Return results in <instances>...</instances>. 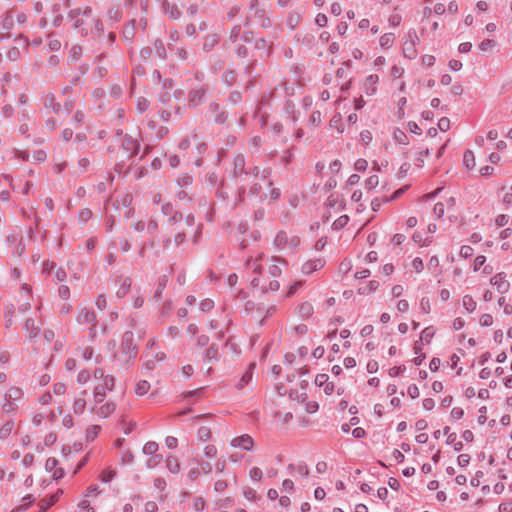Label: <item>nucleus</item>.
Segmentation results:
<instances>
[{"label": "nucleus", "mask_w": 512, "mask_h": 512, "mask_svg": "<svg viewBox=\"0 0 512 512\" xmlns=\"http://www.w3.org/2000/svg\"><path fill=\"white\" fill-rule=\"evenodd\" d=\"M440 366H441L440 358L434 357L431 359V361L429 363V369L432 372H437L439 370Z\"/></svg>", "instance_id": "obj_51"}, {"label": "nucleus", "mask_w": 512, "mask_h": 512, "mask_svg": "<svg viewBox=\"0 0 512 512\" xmlns=\"http://www.w3.org/2000/svg\"><path fill=\"white\" fill-rule=\"evenodd\" d=\"M501 412L502 416L500 417V422L503 425L510 424L512 420V396H509L505 399V401L501 404Z\"/></svg>", "instance_id": "obj_9"}, {"label": "nucleus", "mask_w": 512, "mask_h": 512, "mask_svg": "<svg viewBox=\"0 0 512 512\" xmlns=\"http://www.w3.org/2000/svg\"><path fill=\"white\" fill-rule=\"evenodd\" d=\"M78 507L84 512H94L93 507L91 506V499L82 495V499L78 504Z\"/></svg>", "instance_id": "obj_30"}, {"label": "nucleus", "mask_w": 512, "mask_h": 512, "mask_svg": "<svg viewBox=\"0 0 512 512\" xmlns=\"http://www.w3.org/2000/svg\"><path fill=\"white\" fill-rule=\"evenodd\" d=\"M378 82H379V77H378V75H370V76H368V77H367V79H366V85H367V86H369V87H371L372 92H374V91H375V89H376V85H377V83H378Z\"/></svg>", "instance_id": "obj_43"}, {"label": "nucleus", "mask_w": 512, "mask_h": 512, "mask_svg": "<svg viewBox=\"0 0 512 512\" xmlns=\"http://www.w3.org/2000/svg\"><path fill=\"white\" fill-rule=\"evenodd\" d=\"M150 389V384L143 380L136 384L135 393L139 396L145 395Z\"/></svg>", "instance_id": "obj_27"}, {"label": "nucleus", "mask_w": 512, "mask_h": 512, "mask_svg": "<svg viewBox=\"0 0 512 512\" xmlns=\"http://www.w3.org/2000/svg\"><path fill=\"white\" fill-rule=\"evenodd\" d=\"M232 446L235 448H241L243 450H251L253 448V439L248 435H242L236 437L231 442Z\"/></svg>", "instance_id": "obj_15"}, {"label": "nucleus", "mask_w": 512, "mask_h": 512, "mask_svg": "<svg viewBox=\"0 0 512 512\" xmlns=\"http://www.w3.org/2000/svg\"><path fill=\"white\" fill-rule=\"evenodd\" d=\"M24 330L28 336V338L33 339L39 335V326L36 325L35 320L33 318H28L24 324Z\"/></svg>", "instance_id": "obj_17"}, {"label": "nucleus", "mask_w": 512, "mask_h": 512, "mask_svg": "<svg viewBox=\"0 0 512 512\" xmlns=\"http://www.w3.org/2000/svg\"><path fill=\"white\" fill-rule=\"evenodd\" d=\"M116 477V471L112 468H107L101 472L99 475V480L104 483L108 484L111 481H113Z\"/></svg>", "instance_id": "obj_21"}, {"label": "nucleus", "mask_w": 512, "mask_h": 512, "mask_svg": "<svg viewBox=\"0 0 512 512\" xmlns=\"http://www.w3.org/2000/svg\"><path fill=\"white\" fill-rule=\"evenodd\" d=\"M34 462V456L30 453L26 454L22 459V465L25 467H29Z\"/></svg>", "instance_id": "obj_63"}, {"label": "nucleus", "mask_w": 512, "mask_h": 512, "mask_svg": "<svg viewBox=\"0 0 512 512\" xmlns=\"http://www.w3.org/2000/svg\"><path fill=\"white\" fill-rule=\"evenodd\" d=\"M360 138L364 144H368L372 140V134L368 130H364L360 133Z\"/></svg>", "instance_id": "obj_62"}, {"label": "nucleus", "mask_w": 512, "mask_h": 512, "mask_svg": "<svg viewBox=\"0 0 512 512\" xmlns=\"http://www.w3.org/2000/svg\"><path fill=\"white\" fill-rule=\"evenodd\" d=\"M45 470L52 474L54 480H59L64 475L63 469L58 468V460L54 457H50L46 460Z\"/></svg>", "instance_id": "obj_8"}, {"label": "nucleus", "mask_w": 512, "mask_h": 512, "mask_svg": "<svg viewBox=\"0 0 512 512\" xmlns=\"http://www.w3.org/2000/svg\"><path fill=\"white\" fill-rule=\"evenodd\" d=\"M348 216L342 215L333 222V226L337 229L344 227L348 223Z\"/></svg>", "instance_id": "obj_44"}, {"label": "nucleus", "mask_w": 512, "mask_h": 512, "mask_svg": "<svg viewBox=\"0 0 512 512\" xmlns=\"http://www.w3.org/2000/svg\"><path fill=\"white\" fill-rule=\"evenodd\" d=\"M249 475L251 479L255 481H260L262 479V472L257 467H253L252 469H250Z\"/></svg>", "instance_id": "obj_49"}, {"label": "nucleus", "mask_w": 512, "mask_h": 512, "mask_svg": "<svg viewBox=\"0 0 512 512\" xmlns=\"http://www.w3.org/2000/svg\"><path fill=\"white\" fill-rule=\"evenodd\" d=\"M62 425L67 428V429H70L74 426V420L72 418V416L70 414H66L63 419H62Z\"/></svg>", "instance_id": "obj_55"}, {"label": "nucleus", "mask_w": 512, "mask_h": 512, "mask_svg": "<svg viewBox=\"0 0 512 512\" xmlns=\"http://www.w3.org/2000/svg\"><path fill=\"white\" fill-rule=\"evenodd\" d=\"M435 335V329L433 327H426L420 335V341L425 344H429Z\"/></svg>", "instance_id": "obj_25"}, {"label": "nucleus", "mask_w": 512, "mask_h": 512, "mask_svg": "<svg viewBox=\"0 0 512 512\" xmlns=\"http://www.w3.org/2000/svg\"><path fill=\"white\" fill-rule=\"evenodd\" d=\"M429 156V147L427 145H423L419 147V151L416 157L417 166L421 167L424 162L425 158Z\"/></svg>", "instance_id": "obj_24"}, {"label": "nucleus", "mask_w": 512, "mask_h": 512, "mask_svg": "<svg viewBox=\"0 0 512 512\" xmlns=\"http://www.w3.org/2000/svg\"><path fill=\"white\" fill-rule=\"evenodd\" d=\"M24 399V391L17 386L10 387L2 399V413L6 415H15L22 405Z\"/></svg>", "instance_id": "obj_4"}, {"label": "nucleus", "mask_w": 512, "mask_h": 512, "mask_svg": "<svg viewBox=\"0 0 512 512\" xmlns=\"http://www.w3.org/2000/svg\"><path fill=\"white\" fill-rule=\"evenodd\" d=\"M403 54L408 59L416 58L417 50H416V47H415V43H413V42L405 43V45L403 47Z\"/></svg>", "instance_id": "obj_23"}, {"label": "nucleus", "mask_w": 512, "mask_h": 512, "mask_svg": "<svg viewBox=\"0 0 512 512\" xmlns=\"http://www.w3.org/2000/svg\"><path fill=\"white\" fill-rule=\"evenodd\" d=\"M34 501L35 498L31 494H28L22 498V503L20 505L12 509V512H24L33 504Z\"/></svg>", "instance_id": "obj_19"}, {"label": "nucleus", "mask_w": 512, "mask_h": 512, "mask_svg": "<svg viewBox=\"0 0 512 512\" xmlns=\"http://www.w3.org/2000/svg\"><path fill=\"white\" fill-rule=\"evenodd\" d=\"M205 456L209 459H213L217 455V449L214 445H206L203 450Z\"/></svg>", "instance_id": "obj_38"}, {"label": "nucleus", "mask_w": 512, "mask_h": 512, "mask_svg": "<svg viewBox=\"0 0 512 512\" xmlns=\"http://www.w3.org/2000/svg\"><path fill=\"white\" fill-rule=\"evenodd\" d=\"M253 367H254V365H250L249 369L242 375L240 383L238 384L239 388H243L245 385H247L252 380Z\"/></svg>", "instance_id": "obj_29"}, {"label": "nucleus", "mask_w": 512, "mask_h": 512, "mask_svg": "<svg viewBox=\"0 0 512 512\" xmlns=\"http://www.w3.org/2000/svg\"><path fill=\"white\" fill-rule=\"evenodd\" d=\"M205 507V502L201 497H196L193 499V508L195 511H202Z\"/></svg>", "instance_id": "obj_47"}, {"label": "nucleus", "mask_w": 512, "mask_h": 512, "mask_svg": "<svg viewBox=\"0 0 512 512\" xmlns=\"http://www.w3.org/2000/svg\"><path fill=\"white\" fill-rule=\"evenodd\" d=\"M115 409V404L112 402H102L100 404H96V402H94V406L92 408L95 415L103 419L108 418L115 411Z\"/></svg>", "instance_id": "obj_6"}, {"label": "nucleus", "mask_w": 512, "mask_h": 512, "mask_svg": "<svg viewBox=\"0 0 512 512\" xmlns=\"http://www.w3.org/2000/svg\"><path fill=\"white\" fill-rule=\"evenodd\" d=\"M102 427L100 425H91L86 429L85 439L87 442L94 441L100 434Z\"/></svg>", "instance_id": "obj_20"}, {"label": "nucleus", "mask_w": 512, "mask_h": 512, "mask_svg": "<svg viewBox=\"0 0 512 512\" xmlns=\"http://www.w3.org/2000/svg\"><path fill=\"white\" fill-rule=\"evenodd\" d=\"M167 467L173 473H176L179 471V464H178L177 460H175V459H168Z\"/></svg>", "instance_id": "obj_59"}, {"label": "nucleus", "mask_w": 512, "mask_h": 512, "mask_svg": "<svg viewBox=\"0 0 512 512\" xmlns=\"http://www.w3.org/2000/svg\"><path fill=\"white\" fill-rule=\"evenodd\" d=\"M404 74V68L399 65H393L390 70V76L394 79H399Z\"/></svg>", "instance_id": "obj_35"}, {"label": "nucleus", "mask_w": 512, "mask_h": 512, "mask_svg": "<svg viewBox=\"0 0 512 512\" xmlns=\"http://www.w3.org/2000/svg\"><path fill=\"white\" fill-rule=\"evenodd\" d=\"M63 494V490L58 489L54 494H52L49 498H44L40 500L38 503L39 512H46L51 506H53Z\"/></svg>", "instance_id": "obj_12"}, {"label": "nucleus", "mask_w": 512, "mask_h": 512, "mask_svg": "<svg viewBox=\"0 0 512 512\" xmlns=\"http://www.w3.org/2000/svg\"><path fill=\"white\" fill-rule=\"evenodd\" d=\"M283 265L284 261L275 256L270 258L260 257L247 262L250 269L263 275V280L268 281L269 289L272 291H277L280 287L279 281L275 278L281 275Z\"/></svg>", "instance_id": "obj_2"}, {"label": "nucleus", "mask_w": 512, "mask_h": 512, "mask_svg": "<svg viewBox=\"0 0 512 512\" xmlns=\"http://www.w3.org/2000/svg\"><path fill=\"white\" fill-rule=\"evenodd\" d=\"M59 296L60 298L66 300L69 298L70 296V290H69V287L66 286V285H61L59 287Z\"/></svg>", "instance_id": "obj_58"}, {"label": "nucleus", "mask_w": 512, "mask_h": 512, "mask_svg": "<svg viewBox=\"0 0 512 512\" xmlns=\"http://www.w3.org/2000/svg\"><path fill=\"white\" fill-rule=\"evenodd\" d=\"M77 321L79 324H93L96 321V315L93 310L83 308L78 313Z\"/></svg>", "instance_id": "obj_16"}, {"label": "nucleus", "mask_w": 512, "mask_h": 512, "mask_svg": "<svg viewBox=\"0 0 512 512\" xmlns=\"http://www.w3.org/2000/svg\"><path fill=\"white\" fill-rule=\"evenodd\" d=\"M95 386L93 389L94 402L100 404L104 401L107 391H111L114 386V379L109 375H105L101 369L94 371Z\"/></svg>", "instance_id": "obj_5"}, {"label": "nucleus", "mask_w": 512, "mask_h": 512, "mask_svg": "<svg viewBox=\"0 0 512 512\" xmlns=\"http://www.w3.org/2000/svg\"><path fill=\"white\" fill-rule=\"evenodd\" d=\"M490 284L496 287L499 291L505 292L509 288V281L507 275L504 272H499L491 277Z\"/></svg>", "instance_id": "obj_10"}, {"label": "nucleus", "mask_w": 512, "mask_h": 512, "mask_svg": "<svg viewBox=\"0 0 512 512\" xmlns=\"http://www.w3.org/2000/svg\"><path fill=\"white\" fill-rule=\"evenodd\" d=\"M397 310L401 313H404L406 311H408L409 309V303L407 300L405 299H402V300H399L398 303H397V306H396Z\"/></svg>", "instance_id": "obj_56"}, {"label": "nucleus", "mask_w": 512, "mask_h": 512, "mask_svg": "<svg viewBox=\"0 0 512 512\" xmlns=\"http://www.w3.org/2000/svg\"><path fill=\"white\" fill-rule=\"evenodd\" d=\"M463 163L466 169L469 171H472L475 168V156L472 151H465L463 155Z\"/></svg>", "instance_id": "obj_22"}, {"label": "nucleus", "mask_w": 512, "mask_h": 512, "mask_svg": "<svg viewBox=\"0 0 512 512\" xmlns=\"http://www.w3.org/2000/svg\"><path fill=\"white\" fill-rule=\"evenodd\" d=\"M478 413H479V416H478V423L479 424H484L487 420V407L486 406H482L479 408L478 410Z\"/></svg>", "instance_id": "obj_53"}, {"label": "nucleus", "mask_w": 512, "mask_h": 512, "mask_svg": "<svg viewBox=\"0 0 512 512\" xmlns=\"http://www.w3.org/2000/svg\"><path fill=\"white\" fill-rule=\"evenodd\" d=\"M158 448L159 446L156 442L150 441L143 446V452L147 455H154L158 451Z\"/></svg>", "instance_id": "obj_31"}, {"label": "nucleus", "mask_w": 512, "mask_h": 512, "mask_svg": "<svg viewBox=\"0 0 512 512\" xmlns=\"http://www.w3.org/2000/svg\"><path fill=\"white\" fill-rule=\"evenodd\" d=\"M460 255L463 257V258H469L473 255V248L469 245H463L461 248H460Z\"/></svg>", "instance_id": "obj_46"}, {"label": "nucleus", "mask_w": 512, "mask_h": 512, "mask_svg": "<svg viewBox=\"0 0 512 512\" xmlns=\"http://www.w3.org/2000/svg\"><path fill=\"white\" fill-rule=\"evenodd\" d=\"M365 187L369 191L375 190L376 194L385 192L387 184L381 181L377 174L371 175L365 182Z\"/></svg>", "instance_id": "obj_7"}, {"label": "nucleus", "mask_w": 512, "mask_h": 512, "mask_svg": "<svg viewBox=\"0 0 512 512\" xmlns=\"http://www.w3.org/2000/svg\"><path fill=\"white\" fill-rule=\"evenodd\" d=\"M479 323L483 327H490L494 323L493 316L491 314H488V313L483 314V315H481V317L479 319Z\"/></svg>", "instance_id": "obj_34"}, {"label": "nucleus", "mask_w": 512, "mask_h": 512, "mask_svg": "<svg viewBox=\"0 0 512 512\" xmlns=\"http://www.w3.org/2000/svg\"><path fill=\"white\" fill-rule=\"evenodd\" d=\"M486 257L483 255H479L474 259L473 262V271L479 272L482 271L484 274L488 275L493 272V268L490 265L486 264Z\"/></svg>", "instance_id": "obj_14"}, {"label": "nucleus", "mask_w": 512, "mask_h": 512, "mask_svg": "<svg viewBox=\"0 0 512 512\" xmlns=\"http://www.w3.org/2000/svg\"><path fill=\"white\" fill-rule=\"evenodd\" d=\"M379 195H380V198L377 196L374 200L371 201V206H372V210L373 211H377L378 210V208L381 205V202L390 201L393 198H395V196H396V194H395L393 197H389L384 192L379 194Z\"/></svg>", "instance_id": "obj_26"}, {"label": "nucleus", "mask_w": 512, "mask_h": 512, "mask_svg": "<svg viewBox=\"0 0 512 512\" xmlns=\"http://www.w3.org/2000/svg\"><path fill=\"white\" fill-rule=\"evenodd\" d=\"M463 304L468 310H471V311H473L476 307V303L474 302V300L471 296H465L463 298Z\"/></svg>", "instance_id": "obj_50"}, {"label": "nucleus", "mask_w": 512, "mask_h": 512, "mask_svg": "<svg viewBox=\"0 0 512 512\" xmlns=\"http://www.w3.org/2000/svg\"><path fill=\"white\" fill-rule=\"evenodd\" d=\"M90 379V375L86 370H82L77 375V382L79 384H86Z\"/></svg>", "instance_id": "obj_45"}, {"label": "nucleus", "mask_w": 512, "mask_h": 512, "mask_svg": "<svg viewBox=\"0 0 512 512\" xmlns=\"http://www.w3.org/2000/svg\"><path fill=\"white\" fill-rule=\"evenodd\" d=\"M315 384L319 388H322L326 395H331L334 391V385L329 381L327 374H318L315 378Z\"/></svg>", "instance_id": "obj_11"}, {"label": "nucleus", "mask_w": 512, "mask_h": 512, "mask_svg": "<svg viewBox=\"0 0 512 512\" xmlns=\"http://www.w3.org/2000/svg\"><path fill=\"white\" fill-rule=\"evenodd\" d=\"M95 304L100 310H104L106 308V299L103 295L97 296L95 300Z\"/></svg>", "instance_id": "obj_61"}, {"label": "nucleus", "mask_w": 512, "mask_h": 512, "mask_svg": "<svg viewBox=\"0 0 512 512\" xmlns=\"http://www.w3.org/2000/svg\"><path fill=\"white\" fill-rule=\"evenodd\" d=\"M438 127L441 131L446 132L450 128V120L448 118H441L438 121Z\"/></svg>", "instance_id": "obj_52"}, {"label": "nucleus", "mask_w": 512, "mask_h": 512, "mask_svg": "<svg viewBox=\"0 0 512 512\" xmlns=\"http://www.w3.org/2000/svg\"><path fill=\"white\" fill-rule=\"evenodd\" d=\"M499 512H512V502H505L499 505Z\"/></svg>", "instance_id": "obj_64"}, {"label": "nucleus", "mask_w": 512, "mask_h": 512, "mask_svg": "<svg viewBox=\"0 0 512 512\" xmlns=\"http://www.w3.org/2000/svg\"><path fill=\"white\" fill-rule=\"evenodd\" d=\"M412 268L414 272L421 273L424 270L423 260L419 257H416L412 261Z\"/></svg>", "instance_id": "obj_40"}, {"label": "nucleus", "mask_w": 512, "mask_h": 512, "mask_svg": "<svg viewBox=\"0 0 512 512\" xmlns=\"http://www.w3.org/2000/svg\"><path fill=\"white\" fill-rule=\"evenodd\" d=\"M443 434L446 436V442L452 445L456 441V434L451 433L450 427L446 426L443 429Z\"/></svg>", "instance_id": "obj_41"}, {"label": "nucleus", "mask_w": 512, "mask_h": 512, "mask_svg": "<svg viewBox=\"0 0 512 512\" xmlns=\"http://www.w3.org/2000/svg\"><path fill=\"white\" fill-rule=\"evenodd\" d=\"M101 493L99 486L97 484L90 485L86 491L83 493L85 497H88L90 499L96 498Z\"/></svg>", "instance_id": "obj_28"}, {"label": "nucleus", "mask_w": 512, "mask_h": 512, "mask_svg": "<svg viewBox=\"0 0 512 512\" xmlns=\"http://www.w3.org/2000/svg\"><path fill=\"white\" fill-rule=\"evenodd\" d=\"M439 259L437 256H432L428 262V269L435 271L439 267Z\"/></svg>", "instance_id": "obj_57"}, {"label": "nucleus", "mask_w": 512, "mask_h": 512, "mask_svg": "<svg viewBox=\"0 0 512 512\" xmlns=\"http://www.w3.org/2000/svg\"><path fill=\"white\" fill-rule=\"evenodd\" d=\"M394 42V35L389 33V34H384L381 38H380V44L382 47H385V48H388L392 45V43Z\"/></svg>", "instance_id": "obj_36"}, {"label": "nucleus", "mask_w": 512, "mask_h": 512, "mask_svg": "<svg viewBox=\"0 0 512 512\" xmlns=\"http://www.w3.org/2000/svg\"><path fill=\"white\" fill-rule=\"evenodd\" d=\"M67 387L64 383L58 382L53 386V392L55 395L60 396L66 393Z\"/></svg>", "instance_id": "obj_42"}, {"label": "nucleus", "mask_w": 512, "mask_h": 512, "mask_svg": "<svg viewBox=\"0 0 512 512\" xmlns=\"http://www.w3.org/2000/svg\"><path fill=\"white\" fill-rule=\"evenodd\" d=\"M319 267H321V262L318 260V261H315V262H308V263H306L302 267V270L305 273H310V272H312L314 270H317Z\"/></svg>", "instance_id": "obj_37"}, {"label": "nucleus", "mask_w": 512, "mask_h": 512, "mask_svg": "<svg viewBox=\"0 0 512 512\" xmlns=\"http://www.w3.org/2000/svg\"><path fill=\"white\" fill-rule=\"evenodd\" d=\"M307 386L308 383L306 381L296 383L295 388L291 390L289 395L291 409L298 417L301 416L303 412L313 414L317 412L319 408L316 401L308 399V396L305 393Z\"/></svg>", "instance_id": "obj_3"}, {"label": "nucleus", "mask_w": 512, "mask_h": 512, "mask_svg": "<svg viewBox=\"0 0 512 512\" xmlns=\"http://www.w3.org/2000/svg\"><path fill=\"white\" fill-rule=\"evenodd\" d=\"M52 401V395L50 394V392L46 391L45 393H43L39 398H38V402L42 405H47L49 404L50 402Z\"/></svg>", "instance_id": "obj_54"}, {"label": "nucleus", "mask_w": 512, "mask_h": 512, "mask_svg": "<svg viewBox=\"0 0 512 512\" xmlns=\"http://www.w3.org/2000/svg\"><path fill=\"white\" fill-rule=\"evenodd\" d=\"M14 428L13 422H7L0 428V438H6L9 436Z\"/></svg>", "instance_id": "obj_33"}, {"label": "nucleus", "mask_w": 512, "mask_h": 512, "mask_svg": "<svg viewBox=\"0 0 512 512\" xmlns=\"http://www.w3.org/2000/svg\"><path fill=\"white\" fill-rule=\"evenodd\" d=\"M315 21L316 23L320 26V27H324L327 25L328 23V18L325 14H322V13H319L316 18H315Z\"/></svg>", "instance_id": "obj_60"}, {"label": "nucleus", "mask_w": 512, "mask_h": 512, "mask_svg": "<svg viewBox=\"0 0 512 512\" xmlns=\"http://www.w3.org/2000/svg\"><path fill=\"white\" fill-rule=\"evenodd\" d=\"M67 18L73 23V28L82 36L91 34L93 37H101L103 34V23L99 17L93 15L89 6L70 10Z\"/></svg>", "instance_id": "obj_1"}, {"label": "nucleus", "mask_w": 512, "mask_h": 512, "mask_svg": "<svg viewBox=\"0 0 512 512\" xmlns=\"http://www.w3.org/2000/svg\"><path fill=\"white\" fill-rule=\"evenodd\" d=\"M499 477L502 480L501 482L496 483L492 488L489 485H485L483 486V490L487 489L488 492L492 491L495 494H501L504 492L507 486V477L505 475H499Z\"/></svg>", "instance_id": "obj_18"}, {"label": "nucleus", "mask_w": 512, "mask_h": 512, "mask_svg": "<svg viewBox=\"0 0 512 512\" xmlns=\"http://www.w3.org/2000/svg\"><path fill=\"white\" fill-rule=\"evenodd\" d=\"M87 391H82L78 396L74 398L73 404H72V410L73 413L76 415H81L84 413L86 409V397Z\"/></svg>", "instance_id": "obj_13"}, {"label": "nucleus", "mask_w": 512, "mask_h": 512, "mask_svg": "<svg viewBox=\"0 0 512 512\" xmlns=\"http://www.w3.org/2000/svg\"><path fill=\"white\" fill-rule=\"evenodd\" d=\"M148 106H149V102L147 101V99H145L143 97H139L137 99L136 109H137L138 112L142 113V112L146 111Z\"/></svg>", "instance_id": "obj_39"}, {"label": "nucleus", "mask_w": 512, "mask_h": 512, "mask_svg": "<svg viewBox=\"0 0 512 512\" xmlns=\"http://www.w3.org/2000/svg\"><path fill=\"white\" fill-rule=\"evenodd\" d=\"M341 120H342L341 119V115L337 114V115H334L333 118L330 121V126L333 127V128H336V130L339 133L344 131V126L342 125Z\"/></svg>", "instance_id": "obj_32"}, {"label": "nucleus", "mask_w": 512, "mask_h": 512, "mask_svg": "<svg viewBox=\"0 0 512 512\" xmlns=\"http://www.w3.org/2000/svg\"><path fill=\"white\" fill-rule=\"evenodd\" d=\"M211 436V431L209 428L207 427H200L199 430H198V437L201 439V440H207L209 439Z\"/></svg>", "instance_id": "obj_48"}]
</instances>
